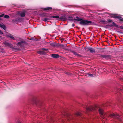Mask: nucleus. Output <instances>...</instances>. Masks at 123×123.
I'll use <instances>...</instances> for the list:
<instances>
[{
  "label": "nucleus",
  "mask_w": 123,
  "mask_h": 123,
  "mask_svg": "<svg viewBox=\"0 0 123 123\" xmlns=\"http://www.w3.org/2000/svg\"><path fill=\"white\" fill-rule=\"evenodd\" d=\"M98 110L99 113L101 115L100 116L101 117L105 120L106 119V117L107 115H108L109 117H111L113 118H116L118 119H119L120 118V117L118 115V113H112L109 112L105 113L104 112L103 109L100 108H98Z\"/></svg>",
  "instance_id": "f257e3e1"
},
{
  "label": "nucleus",
  "mask_w": 123,
  "mask_h": 123,
  "mask_svg": "<svg viewBox=\"0 0 123 123\" xmlns=\"http://www.w3.org/2000/svg\"><path fill=\"white\" fill-rule=\"evenodd\" d=\"M74 20L79 21V24L81 25L87 26L88 25H95V23L93 22L83 19L80 18L78 16H76L75 18H74Z\"/></svg>",
  "instance_id": "f03ea898"
},
{
  "label": "nucleus",
  "mask_w": 123,
  "mask_h": 123,
  "mask_svg": "<svg viewBox=\"0 0 123 123\" xmlns=\"http://www.w3.org/2000/svg\"><path fill=\"white\" fill-rule=\"evenodd\" d=\"M109 15L112 18L116 19H118L119 20L121 21H123V18H122V17L121 16L117 15V14H110Z\"/></svg>",
  "instance_id": "7ed1b4c3"
},
{
  "label": "nucleus",
  "mask_w": 123,
  "mask_h": 123,
  "mask_svg": "<svg viewBox=\"0 0 123 123\" xmlns=\"http://www.w3.org/2000/svg\"><path fill=\"white\" fill-rule=\"evenodd\" d=\"M97 108L96 106L93 107L91 106L86 108V110L87 112H90L92 111H96V109Z\"/></svg>",
  "instance_id": "20e7f679"
},
{
  "label": "nucleus",
  "mask_w": 123,
  "mask_h": 123,
  "mask_svg": "<svg viewBox=\"0 0 123 123\" xmlns=\"http://www.w3.org/2000/svg\"><path fill=\"white\" fill-rule=\"evenodd\" d=\"M118 115L120 117V118L119 119H118L117 118H113L112 117H109V115H107V116H106V119H107L106 118V117L107 116L108 117H111V118H113V119H116L118 120H119V121H120V123H123V121H121V118H122L123 117V115H119V114H118ZM103 118V119H104V120H103V121H104V120H107V119H106V120H105V119H104L103 118Z\"/></svg>",
  "instance_id": "39448f33"
},
{
  "label": "nucleus",
  "mask_w": 123,
  "mask_h": 123,
  "mask_svg": "<svg viewBox=\"0 0 123 123\" xmlns=\"http://www.w3.org/2000/svg\"><path fill=\"white\" fill-rule=\"evenodd\" d=\"M100 57H101L102 58H105L106 59H110L111 58V55H100Z\"/></svg>",
  "instance_id": "423d86ee"
},
{
  "label": "nucleus",
  "mask_w": 123,
  "mask_h": 123,
  "mask_svg": "<svg viewBox=\"0 0 123 123\" xmlns=\"http://www.w3.org/2000/svg\"><path fill=\"white\" fill-rule=\"evenodd\" d=\"M68 19V18L66 17L65 16H61L60 17V18L58 19H60L63 21H66Z\"/></svg>",
  "instance_id": "0eeeda50"
},
{
  "label": "nucleus",
  "mask_w": 123,
  "mask_h": 123,
  "mask_svg": "<svg viewBox=\"0 0 123 123\" xmlns=\"http://www.w3.org/2000/svg\"><path fill=\"white\" fill-rule=\"evenodd\" d=\"M23 18H17L14 19L12 20V22L14 23H15L17 22H21L22 21Z\"/></svg>",
  "instance_id": "6e6552de"
},
{
  "label": "nucleus",
  "mask_w": 123,
  "mask_h": 123,
  "mask_svg": "<svg viewBox=\"0 0 123 123\" xmlns=\"http://www.w3.org/2000/svg\"><path fill=\"white\" fill-rule=\"evenodd\" d=\"M18 14L21 17H24L25 15V11L20 12Z\"/></svg>",
  "instance_id": "1a4fd4ad"
},
{
  "label": "nucleus",
  "mask_w": 123,
  "mask_h": 123,
  "mask_svg": "<svg viewBox=\"0 0 123 123\" xmlns=\"http://www.w3.org/2000/svg\"><path fill=\"white\" fill-rule=\"evenodd\" d=\"M51 57L53 58H57L59 57V55L58 54H53L51 55Z\"/></svg>",
  "instance_id": "9d476101"
},
{
  "label": "nucleus",
  "mask_w": 123,
  "mask_h": 123,
  "mask_svg": "<svg viewBox=\"0 0 123 123\" xmlns=\"http://www.w3.org/2000/svg\"><path fill=\"white\" fill-rule=\"evenodd\" d=\"M87 49H88L87 50V51H88L89 50L91 53L94 52L95 51V49L92 48H87Z\"/></svg>",
  "instance_id": "9b49d317"
},
{
  "label": "nucleus",
  "mask_w": 123,
  "mask_h": 123,
  "mask_svg": "<svg viewBox=\"0 0 123 123\" xmlns=\"http://www.w3.org/2000/svg\"><path fill=\"white\" fill-rule=\"evenodd\" d=\"M50 45L53 47H56L58 46V44L55 42L51 43Z\"/></svg>",
  "instance_id": "f8f14e48"
},
{
  "label": "nucleus",
  "mask_w": 123,
  "mask_h": 123,
  "mask_svg": "<svg viewBox=\"0 0 123 123\" xmlns=\"http://www.w3.org/2000/svg\"><path fill=\"white\" fill-rule=\"evenodd\" d=\"M24 42L23 41L19 42L18 43V45L20 46L21 47L22 46V44L24 43Z\"/></svg>",
  "instance_id": "ddd939ff"
},
{
  "label": "nucleus",
  "mask_w": 123,
  "mask_h": 123,
  "mask_svg": "<svg viewBox=\"0 0 123 123\" xmlns=\"http://www.w3.org/2000/svg\"><path fill=\"white\" fill-rule=\"evenodd\" d=\"M7 36L10 37L11 39L13 40L15 39V38L13 37L12 35L10 34H9V35H7Z\"/></svg>",
  "instance_id": "4468645a"
},
{
  "label": "nucleus",
  "mask_w": 123,
  "mask_h": 123,
  "mask_svg": "<svg viewBox=\"0 0 123 123\" xmlns=\"http://www.w3.org/2000/svg\"><path fill=\"white\" fill-rule=\"evenodd\" d=\"M4 44L6 46H7L10 47H11V46L12 45L11 44L7 42H5L4 43Z\"/></svg>",
  "instance_id": "2eb2a0df"
},
{
  "label": "nucleus",
  "mask_w": 123,
  "mask_h": 123,
  "mask_svg": "<svg viewBox=\"0 0 123 123\" xmlns=\"http://www.w3.org/2000/svg\"><path fill=\"white\" fill-rule=\"evenodd\" d=\"M113 27H115L118 28L119 27L117 25L115 22H113L112 23Z\"/></svg>",
  "instance_id": "dca6fc26"
},
{
  "label": "nucleus",
  "mask_w": 123,
  "mask_h": 123,
  "mask_svg": "<svg viewBox=\"0 0 123 123\" xmlns=\"http://www.w3.org/2000/svg\"><path fill=\"white\" fill-rule=\"evenodd\" d=\"M52 8L51 7H48L46 8H44L43 9L44 10H51Z\"/></svg>",
  "instance_id": "f3484780"
},
{
  "label": "nucleus",
  "mask_w": 123,
  "mask_h": 123,
  "mask_svg": "<svg viewBox=\"0 0 123 123\" xmlns=\"http://www.w3.org/2000/svg\"><path fill=\"white\" fill-rule=\"evenodd\" d=\"M0 27L2 28L5 30L6 28V26L4 24H3V25H1L0 23Z\"/></svg>",
  "instance_id": "a211bd4d"
},
{
  "label": "nucleus",
  "mask_w": 123,
  "mask_h": 123,
  "mask_svg": "<svg viewBox=\"0 0 123 123\" xmlns=\"http://www.w3.org/2000/svg\"><path fill=\"white\" fill-rule=\"evenodd\" d=\"M50 17L53 18H54L57 19L60 18V17L58 16H53L51 17Z\"/></svg>",
  "instance_id": "6ab92c4d"
},
{
  "label": "nucleus",
  "mask_w": 123,
  "mask_h": 123,
  "mask_svg": "<svg viewBox=\"0 0 123 123\" xmlns=\"http://www.w3.org/2000/svg\"><path fill=\"white\" fill-rule=\"evenodd\" d=\"M87 75L89 77H93V74L87 73Z\"/></svg>",
  "instance_id": "aec40b11"
},
{
  "label": "nucleus",
  "mask_w": 123,
  "mask_h": 123,
  "mask_svg": "<svg viewBox=\"0 0 123 123\" xmlns=\"http://www.w3.org/2000/svg\"><path fill=\"white\" fill-rule=\"evenodd\" d=\"M38 53L39 54H43L44 53V51L43 50L39 51L38 52Z\"/></svg>",
  "instance_id": "412c9836"
},
{
  "label": "nucleus",
  "mask_w": 123,
  "mask_h": 123,
  "mask_svg": "<svg viewBox=\"0 0 123 123\" xmlns=\"http://www.w3.org/2000/svg\"><path fill=\"white\" fill-rule=\"evenodd\" d=\"M68 19L69 20L72 21L74 20L73 18L70 17H69L68 18V19Z\"/></svg>",
  "instance_id": "4be33fe9"
},
{
  "label": "nucleus",
  "mask_w": 123,
  "mask_h": 123,
  "mask_svg": "<svg viewBox=\"0 0 123 123\" xmlns=\"http://www.w3.org/2000/svg\"><path fill=\"white\" fill-rule=\"evenodd\" d=\"M71 52L73 53L75 55H76L78 53L74 51H71Z\"/></svg>",
  "instance_id": "5701e85b"
},
{
  "label": "nucleus",
  "mask_w": 123,
  "mask_h": 123,
  "mask_svg": "<svg viewBox=\"0 0 123 123\" xmlns=\"http://www.w3.org/2000/svg\"><path fill=\"white\" fill-rule=\"evenodd\" d=\"M100 22L101 23H105L107 22V21H105V20H103V19L101 20H100Z\"/></svg>",
  "instance_id": "b1692460"
},
{
  "label": "nucleus",
  "mask_w": 123,
  "mask_h": 123,
  "mask_svg": "<svg viewBox=\"0 0 123 123\" xmlns=\"http://www.w3.org/2000/svg\"><path fill=\"white\" fill-rule=\"evenodd\" d=\"M49 19L47 18H44V19L43 20V21H44L45 22H46L48 20H49Z\"/></svg>",
  "instance_id": "393cba45"
},
{
  "label": "nucleus",
  "mask_w": 123,
  "mask_h": 123,
  "mask_svg": "<svg viewBox=\"0 0 123 123\" xmlns=\"http://www.w3.org/2000/svg\"><path fill=\"white\" fill-rule=\"evenodd\" d=\"M42 50L43 51H44H44H48V49H46L44 48Z\"/></svg>",
  "instance_id": "a878e982"
},
{
  "label": "nucleus",
  "mask_w": 123,
  "mask_h": 123,
  "mask_svg": "<svg viewBox=\"0 0 123 123\" xmlns=\"http://www.w3.org/2000/svg\"><path fill=\"white\" fill-rule=\"evenodd\" d=\"M4 17L5 18H9V16L8 15H5L4 16Z\"/></svg>",
  "instance_id": "bb28decb"
},
{
  "label": "nucleus",
  "mask_w": 123,
  "mask_h": 123,
  "mask_svg": "<svg viewBox=\"0 0 123 123\" xmlns=\"http://www.w3.org/2000/svg\"><path fill=\"white\" fill-rule=\"evenodd\" d=\"M76 115L77 116H80L81 115V114L79 112H78L76 113Z\"/></svg>",
  "instance_id": "cd10ccee"
},
{
  "label": "nucleus",
  "mask_w": 123,
  "mask_h": 123,
  "mask_svg": "<svg viewBox=\"0 0 123 123\" xmlns=\"http://www.w3.org/2000/svg\"><path fill=\"white\" fill-rule=\"evenodd\" d=\"M76 56L77 57H81L82 56L81 55H80V54H78V53L76 55Z\"/></svg>",
  "instance_id": "c85d7f7f"
},
{
  "label": "nucleus",
  "mask_w": 123,
  "mask_h": 123,
  "mask_svg": "<svg viewBox=\"0 0 123 123\" xmlns=\"http://www.w3.org/2000/svg\"><path fill=\"white\" fill-rule=\"evenodd\" d=\"M107 26H108L110 27H113L112 24H111V25H107Z\"/></svg>",
  "instance_id": "c756f323"
},
{
  "label": "nucleus",
  "mask_w": 123,
  "mask_h": 123,
  "mask_svg": "<svg viewBox=\"0 0 123 123\" xmlns=\"http://www.w3.org/2000/svg\"><path fill=\"white\" fill-rule=\"evenodd\" d=\"M30 40H34L35 39L33 37H31V38L29 39Z\"/></svg>",
  "instance_id": "7c9ffc66"
},
{
  "label": "nucleus",
  "mask_w": 123,
  "mask_h": 123,
  "mask_svg": "<svg viewBox=\"0 0 123 123\" xmlns=\"http://www.w3.org/2000/svg\"><path fill=\"white\" fill-rule=\"evenodd\" d=\"M3 34V33L1 31V30H0V34Z\"/></svg>",
  "instance_id": "2f4dec72"
},
{
  "label": "nucleus",
  "mask_w": 123,
  "mask_h": 123,
  "mask_svg": "<svg viewBox=\"0 0 123 123\" xmlns=\"http://www.w3.org/2000/svg\"><path fill=\"white\" fill-rule=\"evenodd\" d=\"M118 27L120 28L121 29H123V26H119Z\"/></svg>",
  "instance_id": "473e14b6"
},
{
  "label": "nucleus",
  "mask_w": 123,
  "mask_h": 123,
  "mask_svg": "<svg viewBox=\"0 0 123 123\" xmlns=\"http://www.w3.org/2000/svg\"><path fill=\"white\" fill-rule=\"evenodd\" d=\"M108 21L109 22H111L112 21V20L110 19H108Z\"/></svg>",
  "instance_id": "72a5a7b5"
},
{
  "label": "nucleus",
  "mask_w": 123,
  "mask_h": 123,
  "mask_svg": "<svg viewBox=\"0 0 123 123\" xmlns=\"http://www.w3.org/2000/svg\"><path fill=\"white\" fill-rule=\"evenodd\" d=\"M46 14H43V16H44L48 17V16H47Z\"/></svg>",
  "instance_id": "f704fd0d"
},
{
  "label": "nucleus",
  "mask_w": 123,
  "mask_h": 123,
  "mask_svg": "<svg viewBox=\"0 0 123 123\" xmlns=\"http://www.w3.org/2000/svg\"><path fill=\"white\" fill-rule=\"evenodd\" d=\"M75 26V24H74L73 23L72 24V26L73 27H74Z\"/></svg>",
  "instance_id": "c9c22d12"
},
{
  "label": "nucleus",
  "mask_w": 123,
  "mask_h": 123,
  "mask_svg": "<svg viewBox=\"0 0 123 123\" xmlns=\"http://www.w3.org/2000/svg\"><path fill=\"white\" fill-rule=\"evenodd\" d=\"M66 74L68 75H69V73L68 72H66Z\"/></svg>",
  "instance_id": "e433bc0d"
},
{
  "label": "nucleus",
  "mask_w": 123,
  "mask_h": 123,
  "mask_svg": "<svg viewBox=\"0 0 123 123\" xmlns=\"http://www.w3.org/2000/svg\"><path fill=\"white\" fill-rule=\"evenodd\" d=\"M117 32H118L119 33H122V32H120V31H117Z\"/></svg>",
  "instance_id": "4c0bfd02"
},
{
  "label": "nucleus",
  "mask_w": 123,
  "mask_h": 123,
  "mask_svg": "<svg viewBox=\"0 0 123 123\" xmlns=\"http://www.w3.org/2000/svg\"><path fill=\"white\" fill-rule=\"evenodd\" d=\"M2 37L0 36V38H1Z\"/></svg>",
  "instance_id": "58836bf2"
},
{
  "label": "nucleus",
  "mask_w": 123,
  "mask_h": 123,
  "mask_svg": "<svg viewBox=\"0 0 123 123\" xmlns=\"http://www.w3.org/2000/svg\"><path fill=\"white\" fill-rule=\"evenodd\" d=\"M87 49V48H85V49Z\"/></svg>",
  "instance_id": "ea45409f"
},
{
  "label": "nucleus",
  "mask_w": 123,
  "mask_h": 123,
  "mask_svg": "<svg viewBox=\"0 0 123 123\" xmlns=\"http://www.w3.org/2000/svg\"><path fill=\"white\" fill-rule=\"evenodd\" d=\"M18 123H21L20 122H19Z\"/></svg>",
  "instance_id": "a19ab883"
},
{
  "label": "nucleus",
  "mask_w": 123,
  "mask_h": 123,
  "mask_svg": "<svg viewBox=\"0 0 123 123\" xmlns=\"http://www.w3.org/2000/svg\"><path fill=\"white\" fill-rule=\"evenodd\" d=\"M69 118H70V119H71V117H69Z\"/></svg>",
  "instance_id": "79ce46f5"
}]
</instances>
